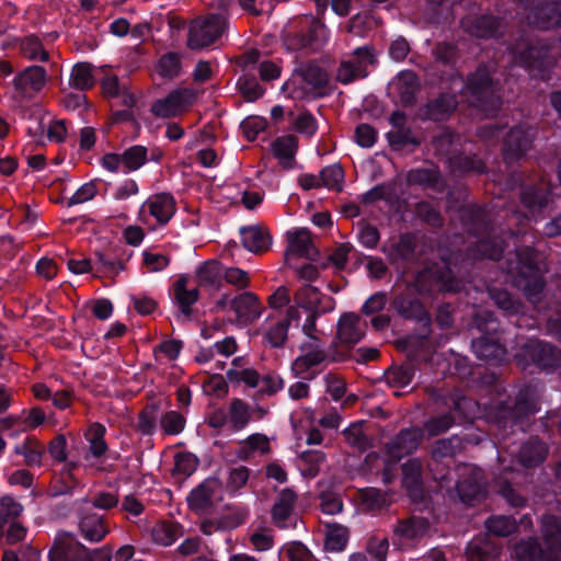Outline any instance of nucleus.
Masks as SVG:
<instances>
[{
  "mask_svg": "<svg viewBox=\"0 0 561 561\" xmlns=\"http://www.w3.org/2000/svg\"><path fill=\"white\" fill-rule=\"evenodd\" d=\"M449 165L453 171L466 173H484L486 171L485 164L483 161L478 159L476 156H467V154H457L449 158Z\"/></svg>",
  "mask_w": 561,
  "mask_h": 561,
  "instance_id": "46",
  "label": "nucleus"
},
{
  "mask_svg": "<svg viewBox=\"0 0 561 561\" xmlns=\"http://www.w3.org/2000/svg\"><path fill=\"white\" fill-rule=\"evenodd\" d=\"M387 139L389 145L394 149H403L407 146H419L420 140L413 135L411 128L402 127L391 129L387 133Z\"/></svg>",
  "mask_w": 561,
  "mask_h": 561,
  "instance_id": "55",
  "label": "nucleus"
},
{
  "mask_svg": "<svg viewBox=\"0 0 561 561\" xmlns=\"http://www.w3.org/2000/svg\"><path fill=\"white\" fill-rule=\"evenodd\" d=\"M272 450L270 438L262 433H254L239 442L236 456L239 460L248 461L254 454L267 455Z\"/></svg>",
  "mask_w": 561,
  "mask_h": 561,
  "instance_id": "28",
  "label": "nucleus"
},
{
  "mask_svg": "<svg viewBox=\"0 0 561 561\" xmlns=\"http://www.w3.org/2000/svg\"><path fill=\"white\" fill-rule=\"evenodd\" d=\"M352 60L341 61L336 70V80L343 84L366 78L368 76L367 67L376 64L375 50L371 46L356 48Z\"/></svg>",
  "mask_w": 561,
  "mask_h": 561,
  "instance_id": "7",
  "label": "nucleus"
},
{
  "mask_svg": "<svg viewBox=\"0 0 561 561\" xmlns=\"http://www.w3.org/2000/svg\"><path fill=\"white\" fill-rule=\"evenodd\" d=\"M242 243L249 251L257 253L264 252L270 248L271 236L262 227H247L241 229Z\"/></svg>",
  "mask_w": 561,
  "mask_h": 561,
  "instance_id": "36",
  "label": "nucleus"
},
{
  "mask_svg": "<svg viewBox=\"0 0 561 561\" xmlns=\"http://www.w3.org/2000/svg\"><path fill=\"white\" fill-rule=\"evenodd\" d=\"M348 446L359 453H364L371 447V442L364 431V422L352 423L342 432Z\"/></svg>",
  "mask_w": 561,
  "mask_h": 561,
  "instance_id": "45",
  "label": "nucleus"
},
{
  "mask_svg": "<svg viewBox=\"0 0 561 561\" xmlns=\"http://www.w3.org/2000/svg\"><path fill=\"white\" fill-rule=\"evenodd\" d=\"M456 107V95L454 93H442L426 104L424 115L428 119L439 122L449 117Z\"/></svg>",
  "mask_w": 561,
  "mask_h": 561,
  "instance_id": "30",
  "label": "nucleus"
},
{
  "mask_svg": "<svg viewBox=\"0 0 561 561\" xmlns=\"http://www.w3.org/2000/svg\"><path fill=\"white\" fill-rule=\"evenodd\" d=\"M297 73L309 87L308 89L312 96L319 98L327 94L329 76L324 69L314 64H307L301 66Z\"/></svg>",
  "mask_w": 561,
  "mask_h": 561,
  "instance_id": "23",
  "label": "nucleus"
},
{
  "mask_svg": "<svg viewBox=\"0 0 561 561\" xmlns=\"http://www.w3.org/2000/svg\"><path fill=\"white\" fill-rule=\"evenodd\" d=\"M195 98L192 89H176L164 99L157 100L151 106V112L158 117H174L190 106Z\"/></svg>",
  "mask_w": 561,
  "mask_h": 561,
  "instance_id": "9",
  "label": "nucleus"
},
{
  "mask_svg": "<svg viewBox=\"0 0 561 561\" xmlns=\"http://www.w3.org/2000/svg\"><path fill=\"white\" fill-rule=\"evenodd\" d=\"M539 28L548 30L561 25V3H546L536 7L527 16Z\"/></svg>",
  "mask_w": 561,
  "mask_h": 561,
  "instance_id": "26",
  "label": "nucleus"
},
{
  "mask_svg": "<svg viewBox=\"0 0 561 561\" xmlns=\"http://www.w3.org/2000/svg\"><path fill=\"white\" fill-rule=\"evenodd\" d=\"M158 73L163 78H175L181 72V58L178 53H167L162 55L157 66Z\"/></svg>",
  "mask_w": 561,
  "mask_h": 561,
  "instance_id": "53",
  "label": "nucleus"
},
{
  "mask_svg": "<svg viewBox=\"0 0 561 561\" xmlns=\"http://www.w3.org/2000/svg\"><path fill=\"white\" fill-rule=\"evenodd\" d=\"M297 309L295 307H290L287 310V317L274 325H272L264 333V341L274 348L283 347L287 341L288 336V328L290 324V319L295 318L297 314Z\"/></svg>",
  "mask_w": 561,
  "mask_h": 561,
  "instance_id": "37",
  "label": "nucleus"
},
{
  "mask_svg": "<svg viewBox=\"0 0 561 561\" xmlns=\"http://www.w3.org/2000/svg\"><path fill=\"white\" fill-rule=\"evenodd\" d=\"M551 194V184L541 181L538 185L524 186L520 192L522 204L530 211L546 207Z\"/></svg>",
  "mask_w": 561,
  "mask_h": 561,
  "instance_id": "27",
  "label": "nucleus"
},
{
  "mask_svg": "<svg viewBox=\"0 0 561 561\" xmlns=\"http://www.w3.org/2000/svg\"><path fill=\"white\" fill-rule=\"evenodd\" d=\"M540 254L530 247L516 250L514 259L507 260V273L513 276L514 285L523 290L533 305L542 300L546 282L542 277L545 268L540 266Z\"/></svg>",
  "mask_w": 561,
  "mask_h": 561,
  "instance_id": "1",
  "label": "nucleus"
},
{
  "mask_svg": "<svg viewBox=\"0 0 561 561\" xmlns=\"http://www.w3.org/2000/svg\"><path fill=\"white\" fill-rule=\"evenodd\" d=\"M500 87L485 65L470 73L462 87V93L470 106L479 108L486 116L494 115L502 105Z\"/></svg>",
  "mask_w": 561,
  "mask_h": 561,
  "instance_id": "4",
  "label": "nucleus"
},
{
  "mask_svg": "<svg viewBox=\"0 0 561 561\" xmlns=\"http://www.w3.org/2000/svg\"><path fill=\"white\" fill-rule=\"evenodd\" d=\"M533 142L531 129L520 126L512 128L504 141L503 158L507 163L518 160L530 148Z\"/></svg>",
  "mask_w": 561,
  "mask_h": 561,
  "instance_id": "17",
  "label": "nucleus"
},
{
  "mask_svg": "<svg viewBox=\"0 0 561 561\" xmlns=\"http://www.w3.org/2000/svg\"><path fill=\"white\" fill-rule=\"evenodd\" d=\"M221 490V483L218 479H206L199 485L191 491L187 497V504L191 511L197 514H204L209 511Z\"/></svg>",
  "mask_w": 561,
  "mask_h": 561,
  "instance_id": "12",
  "label": "nucleus"
},
{
  "mask_svg": "<svg viewBox=\"0 0 561 561\" xmlns=\"http://www.w3.org/2000/svg\"><path fill=\"white\" fill-rule=\"evenodd\" d=\"M47 73L41 66H31L14 78V88L23 99L34 98L46 84Z\"/></svg>",
  "mask_w": 561,
  "mask_h": 561,
  "instance_id": "14",
  "label": "nucleus"
},
{
  "mask_svg": "<svg viewBox=\"0 0 561 561\" xmlns=\"http://www.w3.org/2000/svg\"><path fill=\"white\" fill-rule=\"evenodd\" d=\"M181 536L182 527L170 520L157 523L151 530L152 540L161 546H170Z\"/></svg>",
  "mask_w": 561,
  "mask_h": 561,
  "instance_id": "44",
  "label": "nucleus"
},
{
  "mask_svg": "<svg viewBox=\"0 0 561 561\" xmlns=\"http://www.w3.org/2000/svg\"><path fill=\"white\" fill-rule=\"evenodd\" d=\"M300 351L302 354L291 364V370L295 376L304 375L312 367L320 365L327 358L324 348L318 343H302Z\"/></svg>",
  "mask_w": 561,
  "mask_h": 561,
  "instance_id": "22",
  "label": "nucleus"
},
{
  "mask_svg": "<svg viewBox=\"0 0 561 561\" xmlns=\"http://www.w3.org/2000/svg\"><path fill=\"white\" fill-rule=\"evenodd\" d=\"M260 385L261 387L253 396L255 400L275 396L284 388V380L276 371L272 370L261 376Z\"/></svg>",
  "mask_w": 561,
  "mask_h": 561,
  "instance_id": "48",
  "label": "nucleus"
},
{
  "mask_svg": "<svg viewBox=\"0 0 561 561\" xmlns=\"http://www.w3.org/2000/svg\"><path fill=\"white\" fill-rule=\"evenodd\" d=\"M414 249L413 238L409 234H402L399 240L391 245L388 255L391 261L409 260L413 256Z\"/></svg>",
  "mask_w": 561,
  "mask_h": 561,
  "instance_id": "63",
  "label": "nucleus"
},
{
  "mask_svg": "<svg viewBox=\"0 0 561 561\" xmlns=\"http://www.w3.org/2000/svg\"><path fill=\"white\" fill-rule=\"evenodd\" d=\"M456 489L460 501L467 505H473L484 495L480 473L471 468L465 469Z\"/></svg>",
  "mask_w": 561,
  "mask_h": 561,
  "instance_id": "19",
  "label": "nucleus"
},
{
  "mask_svg": "<svg viewBox=\"0 0 561 561\" xmlns=\"http://www.w3.org/2000/svg\"><path fill=\"white\" fill-rule=\"evenodd\" d=\"M455 453V447L453 445V440L449 438L438 439L435 442L432 448V462L428 465L431 472L433 473V478L436 481H444L447 479L449 473L448 468H443L438 470L439 462L445 458H451Z\"/></svg>",
  "mask_w": 561,
  "mask_h": 561,
  "instance_id": "29",
  "label": "nucleus"
},
{
  "mask_svg": "<svg viewBox=\"0 0 561 561\" xmlns=\"http://www.w3.org/2000/svg\"><path fill=\"white\" fill-rule=\"evenodd\" d=\"M485 527L489 530V533L495 536L506 537L516 530L517 525L515 520L511 517L494 516L486 519Z\"/></svg>",
  "mask_w": 561,
  "mask_h": 561,
  "instance_id": "59",
  "label": "nucleus"
},
{
  "mask_svg": "<svg viewBox=\"0 0 561 561\" xmlns=\"http://www.w3.org/2000/svg\"><path fill=\"white\" fill-rule=\"evenodd\" d=\"M20 49L23 56L31 60L47 61L49 58L48 51L44 49L42 42L35 35L24 37L21 41Z\"/></svg>",
  "mask_w": 561,
  "mask_h": 561,
  "instance_id": "51",
  "label": "nucleus"
},
{
  "mask_svg": "<svg viewBox=\"0 0 561 561\" xmlns=\"http://www.w3.org/2000/svg\"><path fill=\"white\" fill-rule=\"evenodd\" d=\"M387 383L393 388H403L408 386L413 378V369L411 366H392L386 374Z\"/></svg>",
  "mask_w": 561,
  "mask_h": 561,
  "instance_id": "56",
  "label": "nucleus"
},
{
  "mask_svg": "<svg viewBox=\"0 0 561 561\" xmlns=\"http://www.w3.org/2000/svg\"><path fill=\"white\" fill-rule=\"evenodd\" d=\"M403 484L408 489L409 494L419 497L423 492V465L417 458L409 459L402 465Z\"/></svg>",
  "mask_w": 561,
  "mask_h": 561,
  "instance_id": "31",
  "label": "nucleus"
},
{
  "mask_svg": "<svg viewBox=\"0 0 561 561\" xmlns=\"http://www.w3.org/2000/svg\"><path fill=\"white\" fill-rule=\"evenodd\" d=\"M324 528V549L331 552L343 551L350 538L348 528L337 523H327Z\"/></svg>",
  "mask_w": 561,
  "mask_h": 561,
  "instance_id": "38",
  "label": "nucleus"
},
{
  "mask_svg": "<svg viewBox=\"0 0 561 561\" xmlns=\"http://www.w3.org/2000/svg\"><path fill=\"white\" fill-rule=\"evenodd\" d=\"M392 306L400 317L421 323V337L427 340L432 333V318L420 299L400 294L394 297Z\"/></svg>",
  "mask_w": 561,
  "mask_h": 561,
  "instance_id": "8",
  "label": "nucleus"
},
{
  "mask_svg": "<svg viewBox=\"0 0 561 561\" xmlns=\"http://www.w3.org/2000/svg\"><path fill=\"white\" fill-rule=\"evenodd\" d=\"M547 453V447L541 440L530 438L522 446L518 457L524 467L530 468L541 463L546 459Z\"/></svg>",
  "mask_w": 561,
  "mask_h": 561,
  "instance_id": "39",
  "label": "nucleus"
},
{
  "mask_svg": "<svg viewBox=\"0 0 561 561\" xmlns=\"http://www.w3.org/2000/svg\"><path fill=\"white\" fill-rule=\"evenodd\" d=\"M238 89L248 102L257 100L264 93V89L260 85L256 78L250 75H243L239 78Z\"/></svg>",
  "mask_w": 561,
  "mask_h": 561,
  "instance_id": "60",
  "label": "nucleus"
},
{
  "mask_svg": "<svg viewBox=\"0 0 561 561\" xmlns=\"http://www.w3.org/2000/svg\"><path fill=\"white\" fill-rule=\"evenodd\" d=\"M221 271L217 261L205 262L196 273L199 286H216L220 282Z\"/></svg>",
  "mask_w": 561,
  "mask_h": 561,
  "instance_id": "54",
  "label": "nucleus"
},
{
  "mask_svg": "<svg viewBox=\"0 0 561 561\" xmlns=\"http://www.w3.org/2000/svg\"><path fill=\"white\" fill-rule=\"evenodd\" d=\"M439 180V172L436 169H412L407 174V182L410 185L434 187Z\"/></svg>",
  "mask_w": 561,
  "mask_h": 561,
  "instance_id": "52",
  "label": "nucleus"
},
{
  "mask_svg": "<svg viewBox=\"0 0 561 561\" xmlns=\"http://www.w3.org/2000/svg\"><path fill=\"white\" fill-rule=\"evenodd\" d=\"M81 535L90 541H101L108 533V526L103 516L89 513L81 517L79 523Z\"/></svg>",
  "mask_w": 561,
  "mask_h": 561,
  "instance_id": "33",
  "label": "nucleus"
},
{
  "mask_svg": "<svg viewBox=\"0 0 561 561\" xmlns=\"http://www.w3.org/2000/svg\"><path fill=\"white\" fill-rule=\"evenodd\" d=\"M297 148L298 141L294 135L279 137L272 144V150L274 156L277 159H279L280 164L285 169H289L293 167Z\"/></svg>",
  "mask_w": 561,
  "mask_h": 561,
  "instance_id": "40",
  "label": "nucleus"
},
{
  "mask_svg": "<svg viewBox=\"0 0 561 561\" xmlns=\"http://www.w3.org/2000/svg\"><path fill=\"white\" fill-rule=\"evenodd\" d=\"M96 80L93 67L89 62H78L72 67L69 84L79 91H87L94 87Z\"/></svg>",
  "mask_w": 561,
  "mask_h": 561,
  "instance_id": "43",
  "label": "nucleus"
},
{
  "mask_svg": "<svg viewBox=\"0 0 561 561\" xmlns=\"http://www.w3.org/2000/svg\"><path fill=\"white\" fill-rule=\"evenodd\" d=\"M15 453L24 456L27 466H39L44 454V446L35 438H26L15 447Z\"/></svg>",
  "mask_w": 561,
  "mask_h": 561,
  "instance_id": "47",
  "label": "nucleus"
},
{
  "mask_svg": "<svg viewBox=\"0 0 561 561\" xmlns=\"http://www.w3.org/2000/svg\"><path fill=\"white\" fill-rule=\"evenodd\" d=\"M538 398L534 390L529 387L522 389L516 396L514 405L508 409L504 419L512 421L515 424L523 423V421L538 411Z\"/></svg>",
  "mask_w": 561,
  "mask_h": 561,
  "instance_id": "21",
  "label": "nucleus"
},
{
  "mask_svg": "<svg viewBox=\"0 0 561 561\" xmlns=\"http://www.w3.org/2000/svg\"><path fill=\"white\" fill-rule=\"evenodd\" d=\"M455 424L451 413H444L428 419L422 428L430 437H435L446 433Z\"/></svg>",
  "mask_w": 561,
  "mask_h": 561,
  "instance_id": "57",
  "label": "nucleus"
},
{
  "mask_svg": "<svg viewBox=\"0 0 561 561\" xmlns=\"http://www.w3.org/2000/svg\"><path fill=\"white\" fill-rule=\"evenodd\" d=\"M230 308L236 314L234 322L243 327L256 321L264 310V306L259 297L251 291L241 293L232 298L230 300Z\"/></svg>",
  "mask_w": 561,
  "mask_h": 561,
  "instance_id": "11",
  "label": "nucleus"
},
{
  "mask_svg": "<svg viewBox=\"0 0 561 561\" xmlns=\"http://www.w3.org/2000/svg\"><path fill=\"white\" fill-rule=\"evenodd\" d=\"M344 172L337 164L329 165L320 172L321 186L341 191Z\"/></svg>",
  "mask_w": 561,
  "mask_h": 561,
  "instance_id": "64",
  "label": "nucleus"
},
{
  "mask_svg": "<svg viewBox=\"0 0 561 561\" xmlns=\"http://www.w3.org/2000/svg\"><path fill=\"white\" fill-rule=\"evenodd\" d=\"M542 536L547 551L535 538L522 540L514 547L518 561H561V520L553 515L542 518Z\"/></svg>",
  "mask_w": 561,
  "mask_h": 561,
  "instance_id": "3",
  "label": "nucleus"
},
{
  "mask_svg": "<svg viewBox=\"0 0 561 561\" xmlns=\"http://www.w3.org/2000/svg\"><path fill=\"white\" fill-rule=\"evenodd\" d=\"M298 500V494L289 488L283 489L276 497V501L272 507V520L275 526L279 528H285L287 526L286 522L290 517L296 503Z\"/></svg>",
  "mask_w": 561,
  "mask_h": 561,
  "instance_id": "24",
  "label": "nucleus"
},
{
  "mask_svg": "<svg viewBox=\"0 0 561 561\" xmlns=\"http://www.w3.org/2000/svg\"><path fill=\"white\" fill-rule=\"evenodd\" d=\"M423 436L424 431L417 426L401 430L386 444L387 451L391 457L401 459L419 448Z\"/></svg>",
  "mask_w": 561,
  "mask_h": 561,
  "instance_id": "13",
  "label": "nucleus"
},
{
  "mask_svg": "<svg viewBox=\"0 0 561 561\" xmlns=\"http://www.w3.org/2000/svg\"><path fill=\"white\" fill-rule=\"evenodd\" d=\"M248 510L242 506H227L219 519V526L225 529H234L242 525L248 517Z\"/></svg>",
  "mask_w": 561,
  "mask_h": 561,
  "instance_id": "62",
  "label": "nucleus"
},
{
  "mask_svg": "<svg viewBox=\"0 0 561 561\" xmlns=\"http://www.w3.org/2000/svg\"><path fill=\"white\" fill-rule=\"evenodd\" d=\"M471 347L477 357L486 363L501 362L506 355V350L495 333L483 334L472 340Z\"/></svg>",
  "mask_w": 561,
  "mask_h": 561,
  "instance_id": "20",
  "label": "nucleus"
},
{
  "mask_svg": "<svg viewBox=\"0 0 561 561\" xmlns=\"http://www.w3.org/2000/svg\"><path fill=\"white\" fill-rule=\"evenodd\" d=\"M460 219L467 232L476 234L479 240L471 249L473 257L499 260L503 253V241L492 238L493 228H490L489 214L484 208L471 205L461 208Z\"/></svg>",
  "mask_w": 561,
  "mask_h": 561,
  "instance_id": "2",
  "label": "nucleus"
},
{
  "mask_svg": "<svg viewBox=\"0 0 561 561\" xmlns=\"http://www.w3.org/2000/svg\"><path fill=\"white\" fill-rule=\"evenodd\" d=\"M533 360L541 368H556L561 365V351L551 344L535 342L530 346Z\"/></svg>",
  "mask_w": 561,
  "mask_h": 561,
  "instance_id": "34",
  "label": "nucleus"
},
{
  "mask_svg": "<svg viewBox=\"0 0 561 561\" xmlns=\"http://www.w3.org/2000/svg\"><path fill=\"white\" fill-rule=\"evenodd\" d=\"M146 161L147 148L144 146H133L122 154V164L127 171L138 170Z\"/></svg>",
  "mask_w": 561,
  "mask_h": 561,
  "instance_id": "61",
  "label": "nucleus"
},
{
  "mask_svg": "<svg viewBox=\"0 0 561 561\" xmlns=\"http://www.w3.org/2000/svg\"><path fill=\"white\" fill-rule=\"evenodd\" d=\"M328 41V32L323 22L316 18L300 21L299 28L288 32L284 37L286 47L290 50L308 49L319 51Z\"/></svg>",
  "mask_w": 561,
  "mask_h": 561,
  "instance_id": "5",
  "label": "nucleus"
},
{
  "mask_svg": "<svg viewBox=\"0 0 561 561\" xmlns=\"http://www.w3.org/2000/svg\"><path fill=\"white\" fill-rule=\"evenodd\" d=\"M226 377L230 383H244L249 388H257L261 380L260 373L253 367L228 369Z\"/></svg>",
  "mask_w": 561,
  "mask_h": 561,
  "instance_id": "49",
  "label": "nucleus"
},
{
  "mask_svg": "<svg viewBox=\"0 0 561 561\" xmlns=\"http://www.w3.org/2000/svg\"><path fill=\"white\" fill-rule=\"evenodd\" d=\"M174 300L182 314L190 319L193 312L192 306L198 300V289L187 288V277L181 276L173 285Z\"/></svg>",
  "mask_w": 561,
  "mask_h": 561,
  "instance_id": "32",
  "label": "nucleus"
},
{
  "mask_svg": "<svg viewBox=\"0 0 561 561\" xmlns=\"http://www.w3.org/2000/svg\"><path fill=\"white\" fill-rule=\"evenodd\" d=\"M490 295L494 304L505 312L510 314H517L522 312V302L514 299L508 291L504 289H492L490 290Z\"/></svg>",
  "mask_w": 561,
  "mask_h": 561,
  "instance_id": "58",
  "label": "nucleus"
},
{
  "mask_svg": "<svg viewBox=\"0 0 561 561\" xmlns=\"http://www.w3.org/2000/svg\"><path fill=\"white\" fill-rule=\"evenodd\" d=\"M288 247L286 250V259L290 255L306 257L312 260L317 254L313 247L311 233L308 229H299L287 233Z\"/></svg>",
  "mask_w": 561,
  "mask_h": 561,
  "instance_id": "25",
  "label": "nucleus"
},
{
  "mask_svg": "<svg viewBox=\"0 0 561 561\" xmlns=\"http://www.w3.org/2000/svg\"><path fill=\"white\" fill-rule=\"evenodd\" d=\"M420 89L417 76L413 71H402L397 80V90L403 105H412Z\"/></svg>",
  "mask_w": 561,
  "mask_h": 561,
  "instance_id": "42",
  "label": "nucleus"
},
{
  "mask_svg": "<svg viewBox=\"0 0 561 561\" xmlns=\"http://www.w3.org/2000/svg\"><path fill=\"white\" fill-rule=\"evenodd\" d=\"M295 302L307 310L316 311L321 301V293L317 287L304 285L294 295Z\"/></svg>",
  "mask_w": 561,
  "mask_h": 561,
  "instance_id": "50",
  "label": "nucleus"
},
{
  "mask_svg": "<svg viewBox=\"0 0 561 561\" xmlns=\"http://www.w3.org/2000/svg\"><path fill=\"white\" fill-rule=\"evenodd\" d=\"M431 529V523L423 516L412 515L403 519H399L393 527V535L400 540L419 541Z\"/></svg>",
  "mask_w": 561,
  "mask_h": 561,
  "instance_id": "18",
  "label": "nucleus"
},
{
  "mask_svg": "<svg viewBox=\"0 0 561 561\" xmlns=\"http://www.w3.org/2000/svg\"><path fill=\"white\" fill-rule=\"evenodd\" d=\"M367 323L353 312L343 313L337 322L336 340L347 348L358 343L366 333Z\"/></svg>",
  "mask_w": 561,
  "mask_h": 561,
  "instance_id": "15",
  "label": "nucleus"
},
{
  "mask_svg": "<svg viewBox=\"0 0 561 561\" xmlns=\"http://www.w3.org/2000/svg\"><path fill=\"white\" fill-rule=\"evenodd\" d=\"M148 208L158 222L167 224L175 211V202L168 194H159L148 201Z\"/></svg>",
  "mask_w": 561,
  "mask_h": 561,
  "instance_id": "41",
  "label": "nucleus"
},
{
  "mask_svg": "<svg viewBox=\"0 0 561 561\" xmlns=\"http://www.w3.org/2000/svg\"><path fill=\"white\" fill-rule=\"evenodd\" d=\"M228 423L232 431H242L252 420L251 405L240 398L231 399L228 407Z\"/></svg>",
  "mask_w": 561,
  "mask_h": 561,
  "instance_id": "35",
  "label": "nucleus"
},
{
  "mask_svg": "<svg viewBox=\"0 0 561 561\" xmlns=\"http://www.w3.org/2000/svg\"><path fill=\"white\" fill-rule=\"evenodd\" d=\"M226 19L220 14L198 16L191 21L186 45L192 50L204 49L214 44L224 34Z\"/></svg>",
  "mask_w": 561,
  "mask_h": 561,
  "instance_id": "6",
  "label": "nucleus"
},
{
  "mask_svg": "<svg viewBox=\"0 0 561 561\" xmlns=\"http://www.w3.org/2000/svg\"><path fill=\"white\" fill-rule=\"evenodd\" d=\"M89 550L72 534L60 533L49 550L50 561H85Z\"/></svg>",
  "mask_w": 561,
  "mask_h": 561,
  "instance_id": "10",
  "label": "nucleus"
},
{
  "mask_svg": "<svg viewBox=\"0 0 561 561\" xmlns=\"http://www.w3.org/2000/svg\"><path fill=\"white\" fill-rule=\"evenodd\" d=\"M461 27L468 34L479 38H491L502 34V21L493 15H466Z\"/></svg>",
  "mask_w": 561,
  "mask_h": 561,
  "instance_id": "16",
  "label": "nucleus"
}]
</instances>
